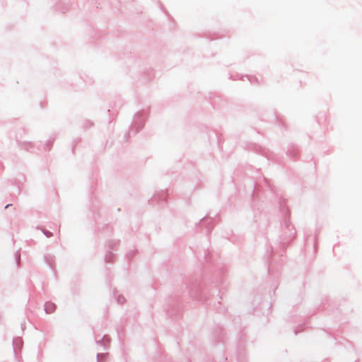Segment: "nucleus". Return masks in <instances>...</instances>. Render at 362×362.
Here are the masks:
<instances>
[{"instance_id":"obj_1","label":"nucleus","mask_w":362,"mask_h":362,"mask_svg":"<svg viewBox=\"0 0 362 362\" xmlns=\"http://www.w3.org/2000/svg\"><path fill=\"white\" fill-rule=\"evenodd\" d=\"M45 308L46 313L50 314L55 310L56 305L52 303L48 302L45 304Z\"/></svg>"}]
</instances>
